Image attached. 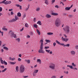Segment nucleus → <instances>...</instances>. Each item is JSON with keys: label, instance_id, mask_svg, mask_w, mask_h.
Listing matches in <instances>:
<instances>
[{"label": "nucleus", "instance_id": "obj_18", "mask_svg": "<svg viewBox=\"0 0 78 78\" xmlns=\"http://www.w3.org/2000/svg\"><path fill=\"white\" fill-rule=\"evenodd\" d=\"M70 9V8L69 7H66L65 8V10L66 11H69Z\"/></svg>", "mask_w": 78, "mask_h": 78}, {"label": "nucleus", "instance_id": "obj_10", "mask_svg": "<svg viewBox=\"0 0 78 78\" xmlns=\"http://www.w3.org/2000/svg\"><path fill=\"white\" fill-rule=\"evenodd\" d=\"M45 17L47 18H50V17H51V15H49L48 14H47L46 15Z\"/></svg>", "mask_w": 78, "mask_h": 78}, {"label": "nucleus", "instance_id": "obj_11", "mask_svg": "<svg viewBox=\"0 0 78 78\" xmlns=\"http://www.w3.org/2000/svg\"><path fill=\"white\" fill-rule=\"evenodd\" d=\"M71 54L72 55H75V52L74 51H70Z\"/></svg>", "mask_w": 78, "mask_h": 78}, {"label": "nucleus", "instance_id": "obj_26", "mask_svg": "<svg viewBox=\"0 0 78 78\" xmlns=\"http://www.w3.org/2000/svg\"><path fill=\"white\" fill-rule=\"evenodd\" d=\"M39 71V70L38 69L37 70H35L34 71V72H35V73H37L38 72V71Z\"/></svg>", "mask_w": 78, "mask_h": 78}, {"label": "nucleus", "instance_id": "obj_25", "mask_svg": "<svg viewBox=\"0 0 78 78\" xmlns=\"http://www.w3.org/2000/svg\"><path fill=\"white\" fill-rule=\"evenodd\" d=\"M1 61V64H4V61L2 59H1L0 60Z\"/></svg>", "mask_w": 78, "mask_h": 78}, {"label": "nucleus", "instance_id": "obj_4", "mask_svg": "<svg viewBox=\"0 0 78 78\" xmlns=\"http://www.w3.org/2000/svg\"><path fill=\"white\" fill-rule=\"evenodd\" d=\"M6 0H4L2 2H0V3H4L5 5H8L11 3V1H6Z\"/></svg>", "mask_w": 78, "mask_h": 78}, {"label": "nucleus", "instance_id": "obj_36", "mask_svg": "<svg viewBox=\"0 0 78 78\" xmlns=\"http://www.w3.org/2000/svg\"><path fill=\"white\" fill-rule=\"evenodd\" d=\"M45 41L46 42H50V41L49 40H46Z\"/></svg>", "mask_w": 78, "mask_h": 78}, {"label": "nucleus", "instance_id": "obj_58", "mask_svg": "<svg viewBox=\"0 0 78 78\" xmlns=\"http://www.w3.org/2000/svg\"><path fill=\"white\" fill-rule=\"evenodd\" d=\"M55 2V0H52V3H54Z\"/></svg>", "mask_w": 78, "mask_h": 78}, {"label": "nucleus", "instance_id": "obj_47", "mask_svg": "<svg viewBox=\"0 0 78 78\" xmlns=\"http://www.w3.org/2000/svg\"><path fill=\"white\" fill-rule=\"evenodd\" d=\"M16 41H17L18 42H19V41H20V39L19 38H16Z\"/></svg>", "mask_w": 78, "mask_h": 78}, {"label": "nucleus", "instance_id": "obj_20", "mask_svg": "<svg viewBox=\"0 0 78 78\" xmlns=\"http://www.w3.org/2000/svg\"><path fill=\"white\" fill-rule=\"evenodd\" d=\"M9 64H12L13 65H14L16 64V62H9Z\"/></svg>", "mask_w": 78, "mask_h": 78}, {"label": "nucleus", "instance_id": "obj_14", "mask_svg": "<svg viewBox=\"0 0 78 78\" xmlns=\"http://www.w3.org/2000/svg\"><path fill=\"white\" fill-rule=\"evenodd\" d=\"M38 24V25H42V23H41V22L40 21H38L37 23V24Z\"/></svg>", "mask_w": 78, "mask_h": 78}, {"label": "nucleus", "instance_id": "obj_53", "mask_svg": "<svg viewBox=\"0 0 78 78\" xmlns=\"http://www.w3.org/2000/svg\"><path fill=\"white\" fill-rule=\"evenodd\" d=\"M9 22H13V21H12V20H11L9 21Z\"/></svg>", "mask_w": 78, "mask_h": 78}, {"label": "nucleus", "instance_id": "obj_46", "mask_svg": "<svg viewBox=\"0 0 78 78\" xmlns=\"http://www.w3.org/2000/svg\"><path fill=\"white\" fill-rule=\"evenodd\" d=\"M55 8H59V6L57 5H56L55 6Z\"/></svg>", "mask_w": 78, "mask_h": 78}, {"label": "nucleus", "instance_id": "obj_61", "mask_svg": "<svg viewBox=\"0 0 78 78\" xmlns=\"http://www.w3.org/2000/svg\"><path fill=\"white\" fill-rule=\"evenodd\" d=\"M2 41H0V47L2 45Z\"/></svg>", "mask_w": 78, "mask_h": 78}, {"label": "nucleus", "instance_id": "obj_15", "mask_svg": "<svg viewBox=\"0 0 78 78\" xmlns=\"http://www.w3.org/2000/svg\"><path fill=\"white\" fill-rule=\"evenodd\" d=\"M5 46H6V44H3L2 45V47H4L3 48V49H8V48L6 47H5Z\"/></svg>", "mask_w": 78, "mask_h": 78}, {"label": "nucleus", "instance_id": "obj_29", "mask_svg": "<svg viewBox=\"0 0 78 78\" xmlns=\"http://www.w3.org/2000/svg\"><path fill=\"white\" fill-rule=\"evenodd\" d=\"M17 72H18V71H19V67L16 66V69Z\"/></svg>", "mask_w": 78, "mask_h": 78}, {"label": "nucleus", "instance_id": "obj_2", "mask_svg": "<svg viewBox=\"0 0 78 78\" xmlns=\"http://www.w3.org/2000/svg\"><path fill=\"white\" fill-rule=\"evenodd\" d=\"M55 25L56 27H58L60 26V21L59 18H57L55 22Z\"/></svg>", "mask_w": 78, "mask_h": 78}, {"label": "nucleus", "instance_id": "obj_16", "mask_svg": "<svg viewBox=\"0 0 78 78\" xmlns=\"http://www.w3.org/2000/svg\"><path fill=\"white\" fill-rule=\"evenodd\" d=\"M48 35H53V33L51 32H48L47 33Z\"/></svg>", "mask_w": 78, "mask_h": 78}, {"label": "nucleus", "instance_id": "obj_6", "mask_svg": "<svg viewBox=\"0 0 78 78\" xmlns=\"http://www.w3.org/2000/svg\"><path fill=\"white\" fill-rule=\"evenodd\" d=\"M40 42L41 43V44L40 45V49H43V45H44V44H43V40H40Z\"/></svg>", "mask_w": 78, "mask_h": 78}, {"label": "nucleus", "instance_id": "obj_43", "mask_svg": "<svg viewBox=\"0 0 78 78\" xmlns=\"http://www.w3.org/2000/svg\"><path fill=\"white\" fill-rule=\"evenodd\" d=\"M28 9H29V7H28L27 8H26V9L25 10V11H27L28 10Z\"/></svg>", "mask_w": 78, "mask_h": 78}, {"label": "nucleus", "instance_id": "obj_63", "mask_svg": "<svg viewBox=\"0 0 78 78\" xmlns=\"http://www.w3.org/2000/svg\"><path fill=\"white\" fill-rule=\"evenodd\" d=\"M49 54H51V55L52 54V52L51 51L50 52H49Z\"/></svg>", "mask_w": 78, "mask_h": 78}, {"label": "nucleus", "instance_id": "obj_28", "mask_svg": "<svg viewBox=\"0 0 78 78\" xmlns=\"http://www.w3.org/2000/svg\"><path fill=\"white\" fill-rule=\"evenodd\" d=\"M6 70H7V68H5L4 70H2V72H5Z\"/></svg>", "mask_w": 78, "mask_h": 78}, {"label": "nucleus", "instance_id": "obj_42", "mask_svg": "<svg viewBox=\"0 0 78 78\" xmlns=\"http://www.w3.org/2000/svg\"><path fill=\"white\" fill-rule=\"evenodd\" d=\"M49 47L48 46H47V47H45L44 48H45V49H47L48 48H49Z\"/></svg>", "mask_w": 78, "mask_h": 78}, {"label": "nucleus", "instance_id": "obj_44", "mask_svg": "<svg viewBox=\"0 0 78 78\" xmlns=\"http://www.w3.org/2000/svg\"><path fill=\"white\" fill-rule=\"evenodd\" d=\"M2 8L0 7V12H2Z\"/></svg>", "mask_w": 78, "mask_h": 78}, {"label": "nucleus", "instance_id": "obj_8", "mask_svg": "<svg viewBox=\"0 0 78 78\" xmlns=\"http://www.w3.org/2000/svg\"><path fill=\"white\" fill-rule=\"evenodd\" d=\"M9 33L10 34V36L12 37H14V32H12V31H10L9 32Z\"/></svg>", "mask_w": 78, "mask_h": 78}, {"label": "nucleus", "instance_id": "obj_37", "mask_svg": "<svg viewBox=\"0 0 78 78\" xmlns=\"http://www.w3.org/2000/svg\"><path fill=\"white\" fill-rule=\"evenodd\" d=\"M4 64L5 65H7V64H8L7 63V62H5V60H4Z\"/></svg>", "mask_w": 78, "mask_h": 78}, {"label": "nucleus", "instance_id": "obj_5", "mask_svg": "<svg viewBox=\"0 0 78 78\" xmlns=\"http://www.w3.org/2000/svg\"><path fill=\"white\" fill-rule=\"evenodd\" d=\"M49 67L52 69H55V65L53 63H51Z\"/></svg>", "mask_w": 78, "mask_h": 78}, {"label": "nucleus", "instance_id": "obj_41", "mask_svg": "<svg viewBox=\"0 0 78 78\" xmlns=\"http://www.w3.org/2000/svg\"><path fill=\"white\" fill-rule=\"evenodd\" d=\"M14 37V38H17V36H16V34H14V36H13Z\"/></svg>", "mask_w": 78, "mask_h": 78}, {"label": "nucleus", "instance_id": "obj_30", "mask_svg": "<svg viewBox=\"0 0 78 78\" xmlns=\"http://www.w3.org/2000/svg\"><path fill=\"white\" fill-rule=\"evenodd\" d=\"M34 28H37V25L36 24L34 25Z\"/></svg>", "mask_w": 78, "mask_h": 78}, {"label": "nucleus", "instance_id": "obj_27", "mask_svg": "<svg viewBox=\"0 0 78 78\" xmlns=\"http://www.w3.org/2000/svg\"><path fill=\"white\" fill-rule=\"evenodd\" d=\"M25 27H27V28H28V23H26L25 24Z\"/></svg>", "mask_w": 78, "mask_h": 78}, {"label": "nucleus", "instance_id": "obj_24", "mask_svg": "<svg viewBox=\"0 0 78 78\" xmlns=\"http://www.w3.org/2000/svg\"><path fill=\"white\" fill-rule=\"evenodd\" d=\"M33 75L34 76H36V73L35 72H33Z\"/></svg>", "mask_w": 78, "mask_h": 78}, {"label": "nucleus", "instance_id": "obj_57", "mask_svg": "<svg viewBox=\"0 0 78 78\" xmlns=\"http://www.w3.org/2000/svg\"><path fill=\"white\" fill-rule=\"evenodd\" d=\"M18 61H21V59L20 58H18Z\"/></svg>", "mask_w": 78, "mask_h": 78}, {"label": "nucleus", "instance_id": "obj_52", "mask_svg": "<svg viewBox=\"0 0 78 78\" xmlns=\"http://www.w3.org/2000/svg\"><path fill=\"white\" fill-rule=\"evenodd\" d=\"M69 17L70 18H72V17H73V16H72V15H69Z\"/></svg>", "mask_w": 78, "mask_h": 78}, {"label": "nucleus", "instance_id": "obj_23", "mask_svg": "<svg viewBox=\"0 0 78 78\" xmlns=\"http://www.w3.org/2000/svg\"><path fill=\"white\" fill-rule=\"evenodd\" d=\"M44 3H45V4L47 5H48L49 2H48V0L47 1H45L44 2Z\"/></svg>", "mask_w": 78, "mask_h": 78}, {"label": "nucleus", "instance_id": "obj_49", "mask_svg": "<svg viewBox=\"0 0 78 78\" xmlns=\"http://www.w3.org/2000/svg\"><path fill=\"white\" fill-rule=\"evenodd\" d=\"M33 33L32 32H30V35H33Z\"/></svg>", "mask_w": 78, "mask_h": 78}, {"label": "nucleus", "instance_id": "obj_64", "mask_svg": "<svg viewBox=\"0 0 78 78\" xmlns=\"http://www.w3.org/2000/svg\"><path fill=\"white\" fill-rule=\"evenodd\" d=\"M76 48H77V49H78V45H76Z\"/></svg>", "mask_w": 78, "mask_h": 78}, {"label": "nucleus", "instance_id": "obj_59", "mask_svg": "<svg viewBox=\"0 0 78 78\" xmlns=\"http://www.w3.org/2000/svg\"><path fill=\"white\" fill-rule=\"evenodd\" d=\"M1 67L2 68V69H4L5 68V66H2Z\"/></svg>", "mask_w": 78, "mask_h": 78}, {"label": "nucleus", "instance_id": "obj_22", "mask_svg": "<svg viewBox=\"0 0 78 78\" xmlns=\"http://www.w3.org/2000/svg\"><path fill=\"white\" fill-rule=\"evenodd\" d=\"M37 32L38 33V34L39 35H40L41 34V33H40V31H39V30H37Z\"/></svg>", "mask_w": 78, "mask_h": 78}, {"label": "nucleus", "instance_id": "obj_34", "mask_svg": "<svg viewBox=\"0 0 78 78\" xmlns=\"http://www.w3.org/2000/svg\"><path fill=\"white\" fill-rule=\"evenodd\" d=\"M72 65L74 67H76V65L75 64L73 63H72Z\"/></svg>", "mask_w": 78, "mask_h": 78}, {"label": "nucleus", "instance_id": "obj_9", "mask_svg": "<svg viewBox=\"0 0 78 78\" xmlns=\"http://www.w3.org/2000/svg\"><path fill=\"white\" fill-rule=\"evenodd\" d=\"M38 52L41 53H44V51L42 49H41L38 50Z\"/></svg>", "mask_w": 78, "mask_h": 78}, {"label": "nucleus", "instance_id": "obj_55", "mask_svg": "<svg viewBox=\"0 0 78 78\" xmlns=\"http://www.w3.org/2000/svg\"><path fill=\"white\" fill-rule=\"evenodd\" d=\"M63 36H65V38H66L67 37V36H66V35L64 34Z\"/></svg>", "mask_w": 78, "mask_h": 78}, {"label": "nucleus", "instance_id": "obj_45", "mask_svg": "<svg viewBox=\"0 0 78 78\" xmlns=\"http://www.w3.org/2000/svg\"><path fill=\"white\" fill-rule=\"evenodd\" d=\"M36 18H34V22H36Z\"/></svg>", "mask_w": 78, "mask_h": 78}, {"label": "nucleus", "instance_id": "obj_56", "mask_svg": "<svg viewBox=\"0 0 78 78\" xmlns=\"http://www.w3.org/2000/svg\"><path fill=\"white\" fill-rule=\"evenodd\" d=\"M51 78H56V76H52Z\"/></svg>", "mask_w": 78, "mask_h": 78}, {"label": "nucleus", "instance_id": "obj_17", "mask_svg": "<svg viewBox=\"0 0 78 78\" xmlns=\"http://www.w3.org/2000/svg\"><path fill=\"white\" fill-rule=\"evenodd\" d=\"M25 62H27L28 64H30V60H25Z\"/></svg>", "mask_w": 78, "mask_h": 78}, {"label": "nucleus", "instance_id": "obj_3", "mask_svg": "<svg viewBox=\"0 0 78 78\" xmlns=\"http://www.w3.org/2000/svg\"><path fill=\"white\" fill-rule=\"evenodd\" d=\"M63 30L65 31L66 33H69L70 30H69V26H66L65 27L63 28Z\"/></svg>", "mask_w": 78, "mask_h": 78}, {"label": "nucleus", "instance_id": "obj_62", "mask_svg": "<svg viewBox=\"0 0 78 78\" xmlns=\"http://www.w3.org/2000/svg\"><path fill=\"white\" fill-rule=\"evenodd\" d=\"M20 9H22V8L21 6H20Z\"/></svg>", "mask_w": 78, "mask_h": 78}, {"label": "nucleus", "instance_id": "obj_60", "mask_svg": "<svg viewBox=\"0 0 78 78\" xmlns=\"http://www.w3.org/2000/svg\"><path fill=\"white\" fill-rule=\"evenodd\" d=\"M27 38H30V36L29 35H27Z\"/></svg>", "mask_w": 78, "mask_h": 78}, {"label": "nucleus", "instance_id": "obj_50", "mask_svg": "<svg viewBox=\"0 0 78 78\" xmlns=\"http://www.w3.org/2000/svg\"><path fill=\"white\" fill-rule=\"evenodd\" d=\"M28 76H25L23 77V78H28Z\"/></svg>", "mask_w": 78, "mask_h": 78}, {"label": "nucleus", "instance_id": "obj_54", "mask_svg": "<svg viewBox=\"0 0 78 78\" xmlns=\"http://www.w3.org/2000/svg\"><path fill=\"white\" fill-rule=\"evenodd\" d=\"M13 12H11V13H10L11 15L12 16V15H13Z\"/></svg>", "mask_w": 78, "mask_h": 78}, {"label": "nucleus", "instance_id": "obj_12", "mask_svg": "<svg viewBox=\"0 0 78 78\" xmlns=\"http://www.w3.org/2000/svg\"><path fill=\"white\" fill-rule=\"evenodd\" d=\"M37 62H39V64H41V59H37Z\"/></svg>", "mask_w": 78, "mask_h": 78}, {"label": "nucleus", "instance_id": "obj_33", "mask_svg": "<svg viewBox=\"0 0 78 78\" xmlns=\"http://www.w3.org/2000/svg\"><path fill=\"white\" fill-rule=\"evenodd\" d=\"M15 19L16 20H18V19H19V18H18V17H17V16H16L15 15Z\"/></svg>", "mask_w": 78, "mask_h": 78}, {"label": "nucleus", "instance_id": "obj_40", "mask_svg": "<svg viewBox=\"0 0 78 78\" xmlns=\"http://www.w3.org/2000/svg\"><path fill=\"white\" fill-rule=\"evenodd\" d=\"M2 30H4L5 31H7V29L6 28H3L2 29Z\"/></svg>", "mask_w": 78, "mask_h": 78}, {"label": "nucleus", "instance_id": "obj_39", "mask_svg": "<svg viewBox=\"0 0 78 78\" xmlns=\"http://www.w3.org/2000/svg\"><path fill=\"white\" fill-rule=\"evenodd\" d=\"M46 51L47 53H48L50 52V51L49 50H46Z\"/></svg>", "mask_w": 78, "mask_h": 78}, {"label": "nucleus", "instance_id": "obj_35", "mask_svg": "<svg viewBox=\"0 0 78 78\" xmlns=\"http://www.w3.org/2000/svg\"><path fill=\"white\" fill-rule=\"evenodd\" d=\"M56 42L57 43V44H58L59 45H60V44H61V43L59 42V41H58L57 40L56 41Z\"/></svg>", "mask_w": 78, "mask_h": 78}, {"label": "nucleus", "instance_id": "obj_13", "mask_svg": "<svg viewBox=\"0 0 78 78\" xmlns=\"http://www.w3.org/2000/svg\"><path fill=\"white\" fill-rule=\"evenodd\" d=\"M51 14L52 16H58V13H52Z\"/></svg>", "mask_w": 78, "mask_h": 78}, {"label": "nucleus", "instance_id": "obj_19", "mask_svg": "<svg viewBox=\"0 0 78 78\" xmlns=\"http://www.w3.org/2000/svg\"><path fill=\"white\" fill-rule=\"evenodd\" d=\"M67 67H69L70 69H73V66H72L67 65Z\"/></svg>", "mask_w": 78, "mask_h": 78}, {"label": "nucleus", "instance_id": "obj_51", "mask_svg": "<svg viewBox=\"0 0 78 78\" xmlns=\"http://www.w3.org/2000/svg\"><path fill=\"white\" fill-rule=\"evenodd\" d=\"M16 19H12V21H13V22H14L15 21H16Z\"/></svg>", "mask_w": 78, "mask_h": 78}, {"label": "nucleus", "instance_id": "obj_1", "mask_svg": "<svg viewBox=\"0 0 78 78\" xmlns=\"http://www.w3.org/2000/svg\"><path fill=\"white\" fill-rule=\"evenodd\" d=\"M19 69L20 73H23L25 71V66H24L23 65H21Z\"/></svg>", "mask_w": 78, "mask_h": 78}, {"label": "nucleus", "instance_id": "obj_31", "mask_svg": "<svg viewBox=\"0 0 78 78\" xmlns=\"http://www.w3.org/2000/svg\"><path fill=\"white\" fill-rule=\"evenodd\" d=\"M60 45H62V46H63V47H65V45H64V44L63 43H61L60 44Z\"/></svg>", "mask_w": 78, "mask_h": 78}, {"label": "nucleus", "instance_id": "obj_21", "mask_svg": "<svg viewBox=\"0 0 78 78\" xmlns=\"http://www.w3.org/2000/svg\"><path fill=\"white\" fill-rule=\"evenodd\" d=\"M17 16L18 17H21V13H20L19 12L17 13Z\"/></svg>", "mask_w": 78, "mask_h": 78}, {"label": "nucleus", "instance_id": "obj_48", "mask_svg": "<svg viewBox=\"0 0 78 78\" xmlns=\"http://www.w3.org/2000/svg\"><path fill=\"white\" fill-rule=\"evenodd\" d=\"M16 6H17V7H18V8L20 7V6L18 4H16Z\"/></svg>", "mask_w": 78, "mask_h": 78}, {"label": "nucleus", "instance_id": "obj_32", "mask_svg": "<svg viewBox=\"0 0 78 78\" xmlns=\"http://www.w3.org/2000/svg\"><path fill=\"white\" fill-rule=\"evenodd\" d=\"M69 46H70V44H69L65 45V47H69Z\"/></svg>", "mask_w": 78, "mask_h": 78}, {"label": "nucleus", "instance_id": "obj_38", "mask_svg": "<svg viewBox=\"0 0 78 78\" xmlns=\"http://www.w3.org/2000/svg\"><path fill=\"white\" fill-rule=\"evenodd\" d=\"M40 10V8H37V9H36V11H39Z\"/></svg>", "mask_w": 78, "mask_h": 78}, {"label": "nucleus", "instance_id": "obj_7", "mask_svg": "<svg viewBox=\"0 0 78 78\" xmlns=\"http://www.w3.org/2000/svg\"><path fill=\"white\" fill-rule=\"evenodd\" d=\"M61 39L63 41H65V42H67L68 41H69V38H64L63 37H62L61 38Z\"/></svg>", "mask_w": 78, "mask_h": 78}]
</instances>
